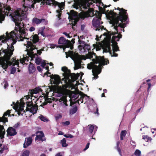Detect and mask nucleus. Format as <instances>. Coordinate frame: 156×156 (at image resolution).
<instances>
[{"label":"nucleus","mask_w":156,"mask_h":156,"mask_svg":"<svg viewBox=\"0 0 156 156\" xmlns=\"http://www.w3.org/2000/svg\"><path fill=\"white\" fill-rule=\"evenodd\" d=\"M27 32L24 28L23 23H20L18 25H16L15 29L9 33L7 32L2 36H0V45L2 43H6L7 48L0 51V66L4 69H6L9 65L13 66L16 65L18 67L19 61L16 58H14L12 61L9 60L13 54L14 50L13 45L16 41H23L24 42V45H27V54L36 53V52L41 54L42 51H44L43 48L37 50L35 46L31 42L29 41V38H27Z\"/></svg>","instance_id":"1"},{"label":"nucleus","mask_w":156,"mask_h":156,"mask_svg":"<svg viewBox=\"0 0 156 156\" xmlns=\"http://www.w3.org/2000/svg\"><path fill=\"white\" fill-rule=\"evenodd\" d=\"M25 3H28L27 6L23 5L24 9L22 10L21 9H18L16 11L13 12L11 10L9 6H5L4 4H1L0 2V22L3 21L5 16L4 15L9 16L11 17L12 20L14 21L15 25H17L20 23L22 20L26 18L27 17L26 12L28 8L31 9L34 7V4L37 1L35 0H23Z\"/></svg>","instance_id":"2"},{"label":"nucleus","mask_w":156,"mask_h":156,"mask_svg":"<svg viewBox=\"0 0 156 156\" xmlns=\"http://www.w3.org/2000/svg\"><path fill=\"white\" fill-rule=\"evenodd\" d=\"M116 32H113L112 30L110 31L107 33H104L103 35L105 36L104 38V42L103 44L99 43V44H93L94 49L96 48V51L100 50L101 48H102L104 52H109L111 54V50L110 48V39L111 35H114L112 37L111 40L112 47V48L113 54L111 55L112 56L116 57L118 54L115 53V51H119L118 47L117 45V41L121 38L122 35L120 34L117 35H115Z\"/></svg>","instance_id":"3"},{"label":"nucleus","mask_w":156,"mask_h":156,"mask_svg":"<svg viewBox=\"0 0 156 156\" xmlns=\"http://www.w3.org/2000/svg\"><path fill=\"white\" fill-rule=\"evenodd\" d=\"M31 96L29 95L26 96L20 99V102L17 101L16 103L13 102L12 108L16 111L19 115H22L21 112L23 111V107L25 103H26L27 111H29L33 114L37 113L38 110V106L36 105H33L31 100Z\"/></svg>","instance_id":"4"},{"label":"nucleus","mask_w":156,"mask_h":156,"mask_svg":"<svg viewBox=\"0 0 156 156\" xmlns=\"http://www.w3.org/2000/svg\"><path fill=\"white\" fill-rule=\"evenodd\" d=\"M74 1V4L73 6L74 8L76 9H81L82 7L84 9H87L90 7L94 6L95 4L96 6L98 8L100 11L103 13H106L105 11V8L109 7V5H104V4L101 2V0H73Z\"/></svg>","instance_id":"5"},{"label":"nucleus","mask_w":156,"mask_h":156,"mask_svg":"<svg viewBox=\"0 0 156 156\" xmlns=\"http://www.w3.org/2000/svg\"><path fill=\"white\" fill-rule=\"evenodd\" d=\"M117 9L119 10V14L117 15V17L116 16L113 17L112 18V29L116 31L117 33L118 31V27L123 28L122 30L124 31V28L126 27V24L125 23H123L125 22L127 19V15H126V11L123 9H120L118 8Z\"/></svg>","instance_id":"6"},{"label":"nucleus","mask_w":156,"mask_h":156,"mask_svg":"<svg viewBox=\"0 0 156 156\" xmlns=\"http://www.w3.org/2000/svg\"><path fill=\"white\" fill-rule=\"evenodd\" d=\"M108 60L103 57L99 56L94 60L93 62L87 65V68L89 69H92V72L94 77L93 78L96 79L98 78V75L101 72V66L108 64Z\"/></svg>","instance_id":"7"},{"label":"nucleus","mask_w":156,"mask_h":156,"mask_svg":"<svg viewBox=\"0 0 156 156\" xmlns=\"http://www.w3.org/2000/svg\"><path fill=\"white\" fill-rule=\"evenodd\" d=\"M89 15L90 16H94L92 23L93 26L95 28V30L102 31L104 27L101 25V24L103 23L101 21V14L98 11H95V12L93 9H91L89 11Z\"/></svg>","instance_id":"8"},{"label":"nucleus","mask_w":156,"mask_h":156,"mask_svg":"<svg viewBox=\"0 0 156 156\" xmlns=\"http://www.w3.org/2000/svg\"><path fill=\"white\" fill-rule=\"evenodd\" d=\"M66 58L69 56L71 57L74 61L75 64L74 69L76 70L81 68V60H85L87 57L84 55H79L77 53H76L73 51H69L68 52H66Z\"/></svg>","instance_id":"9"},{"label":"nucleus","mask_w":156,"mask_h":156,"mask_svg":"<svg viewBox=\"0 0 156 156\" xmlns=\"http://www.w3.org/2000/svg\"><path fill=\"white\" fill-rule=\"evenodd\" d=\"M62 70L64 72L63 74V76H64V78L65 79L66 82H69L70 80L69 77L70 76L71 78L72 81H75L77 80L79 76V74L77 73H73L70 75V70L68 69L66 67H62Z\"/></svg>","instance_id":"10"},{"label":"nucleus","mask_w":156,"mask_h":156,"mask_svg":"<svg viewBox=\"0 0 156 156\" xmlns=\"http://www.w3.org/2000/svg\"><path fill=\"white\" fill-rule=\"evenodd\" d=\"M37 54H38L39 55L41 54H39V53H37V52H36V53H34V54H32L31 55H30L29 54H27V55L31 57V58L32 59H33L34 58H35V62L37 64L39 65L41 63V66L44 68L46 70H48V66H46V64H48V63H47L46 62H45L46 61H44L43 62L42 61V60L41 58L37 57Z\"/></svg>","instance_id":"11"},{"label":"nucleus","mask_w":156,"mask_h":156,"mask_svg":"<svg viewBox=\"0 0 156 156\" xmlns=\"http://www.w3.org/2000/svg\"><path fill=\"white\" fill-rule=\"evenodd\" d=\"M10 110H8L4 113L2 118H0V122H2L5 123L8 121L7 118L6 117L7 115L9 116L10 115ZM5 132L3 126L0 124V136H4Z\"/></svg>","instance_id":"12"},{"label":"nucleus","mask_w":156,"mask_h":156,"mask_svg":"<svg viewBox=\"0 0 156 156\" xmlns=\"http://www.w3.org/2000/svg\"><path fill=\"white\" fill-rule=\"evenodd\" d=\"M67 13L69 15L68 18L69 19V21L73 26H75L79 20V16L77 13L72 10H71L69 13L68 12Z\"/></svg>","instance_id":"13"},{"label":"nucleus","mask_w":156,"mask_h":156,"mask_svg":"<svg viewBox=\"0 0 156 156\" xmlns=\"http://www.w3.org/2000/svg\"><path fill=\"white\" fill-rule=\"evenodd\" d=\"M49 74L50 75V73L48 72V71H47L46 73H44V76H51L50 82L51 84L58 85L60 83V78L58 75H55L50 76Z\"/></svg>","instance_id":"14"},{"label":"nucleus","mask_w":156,"mask_h":156,"mask_svg":"<svg viewBox=\"0 0 156 156\" xmlns=\"http://www.w3.org/2000/svg\"><path fill=\"white\" fill-rule=\"evenodd\" d=\"M60 102L59 106L60 108L62 110H66L67 107L68 106L67 104V101L66 99V96H64L61 97L59 99Z\"/></svg>","instance_id":"15"},{"label":"nucleus","mask_w":156,"mask_h":156,"mask_svg":"<svg viewBox=\"0 0 156 156\" xmlns=\"http://www.w3.org/2000/svg\"><path fill=\"white\" fill-rule=\"evenodd\" d=\"M31 138L32 137H28L25 138L24 143L23 144L24 148H26L31 144L32 141Z\"/></svg>","instance_id":"16"},{"label":"nucleus","mask_w":156,"mask_h":156,"mask_svg":"<svg viewBox=\"0 0 156 156\" xmlns=\"http://www.w3.org/2000/svg\"><path fill=\"white\" fill-rule=\"evenodd\" d=\"M7 132L8 134L10 136H14L16 134L15 129L12 127H9Z\"/></svg>","instance_id":"17"},{"label":"nucleus","mask_w":156,"mask_h":156,"mask_svg":"<svg viewBox=\"0 0 156 156\" xmlns=\"http://www.w3.org/2000/svg\"><path fill=\"white\" fill-rule=\"evenodd\" d=\"M90 98L88 96H87V95L83 94L80 98V101H81L82 100V101L81 102H84V103L86 102H87L88 101L90 100Z\"/></svg>","instance_id":"18"},{"label":"nucleus","mask_w":156,"mask_h":156,"mask_svg":"<svg viewBox=\"0 0 156 156\" xmlns=\"http://www.w3.org/2000/svg\"><path fill=\"white\" fill-rule=\"evenodd\" d=\"M44 20L43 19H39L37 18L34 17L32 19V23L34 25H38L40 23L42 20Z\"/></svg>","instance_id":"19"},{"label":"nucleus","mask_w":156,"mask_h":156,"mask_svg":"<svg viewBox=\"0 0 156 156\" xmlns=\"http://www.w3.org/2000/svg\"><path fill=\"white\" fill-rule=\"evenodd\" d=\"M30 40H32L34 43L37 42L39 40L38 36L37 34H35L30 38Z\"/></svg>","instance_id":"20"},{"label":"nucleus","mask_w":156,"mask_h":156,"mask_svg":"<svg viewBox=\"0 0 156 156\" xmlns=\"http://www.w3.org/2000/svg\"><path fill=\"white\" fill-rule=\"evenodd\" d=\"M29 69L30 73H33L34 72L35 70V68L33 64L30 62V64L29 66Z\"/></svg>","instance_id":"21"},{"label":"nucleus","mask_w":156,"mask_h":156,"mask_svg":"<svg viewBox=\"0 0 156 156\" xmlns=\"http://www.w3.org/2000/svg\"><path fill=\"white\" fill-rule=\"evenodd\" d=\"M83 46V52L86 51V50L89 51L90 49V46L87 44L85 43L84 41H82Z\"/></svg>","instance_id":"22"},{"label":"nucleus","mask_w":156,"mask_h":156,"mask_svg":"<svg viewBox=\"0 0 156 156\" xmlns=\"http://www.w3.org/2000/svg\"><path fill=\"white\" fill-rule=\"evenodd\" d=\"M41 87H38L35 88L33 91V92L34 94H36L38 93H39L42 92L43 90L41 89Z\"/></svg>","instance_id":"23"},{"label":"nucleus","mask_w":156,"mask_h":156,"mask_svg":"<svg viewBox=\"0 0 156 156\" xmlns=\"http://www.w3.org/2000/svg\"><path fill=\"white\" fill-rule=\"evenodd\" d=\"M65 39L63 37H61L58 41V43L60 44H65L66 43Z\"/></svg>","instance_id":"24"},{"label":"nucleus","mask_w":156,"mask_h":156,"mask_svg":"<svg viewBox=\"0 0 156 156\" xmlns=\"http://www.w3.org/2000/svg\"><path fill=\"white\" fill-rule=\"evenodd\" d=\"M44 98L45 100L44 105H46L47 103H51V102L52 100L51 98L47 97H44Z\"/></svg>","instance_id":"25"},{"label":"nucleus","mask_w":156,"mask_h":156,"mask_svg":"<svg viewBox=\"0 0 156 156\" xmlns=\"http://www.w3.org/2000/svg\"><path fill=\"white\" fill-rule=\"evenodd\" d=\"M61 143L63 147H66L68 144L66 143V140L65 138H64L61 141Z\"/></svg>","instance_id":"26"},{"label":"nucleus","mask_w":156,"mask_h":156,"mask_svg":"<svg viewBox=\"0 0 156 156\" xmlns=\"http://www.w3.org/2000/svg\"><path fill=\"white\" fill-rule=\"evenodd\" d=\"M87 128L88 129L89 132L91 133H92L94 128V126L93 125H89L87 126Z\"/></svg>","instance_id":"27"},{"label":"nucleus","mask_w":156,"mask_h":156,"mask_svg":"<svg viewBox=\"0 0 156 156\" xmlns=\"http://www.w3.org/2000/svg\"><path fill=\"white\" fill-rule=\"evenodd\" d=\"M120 144V142L119 141H118L117 142L116 144V149L119 152V154L120 156H122V154L121 153V150L120 149V148L119 147V145Z\"/></svg>","instance_id":"28"},{"label":"nucleus","mask_w":156,"mask_h":156,"mask_svg":"<svg viewBox=\"0 0 156 156\" xmlns=\"http://www.w3.org/2000/svg\"><path fill=\"white\" fill-rule=\"evenodd\" d=\"M38 118H39L42 121L44 122L48 121V119L41 115H40Z\"/></svg>","instance_id":"29"},{"label":"nucleus","mask_w":156,"mask_h":156,"mask_svg":"<svg viewBox=\"0 0 156 156\" xmlns=\"http://www.w3.org/2000/svg\"><path fill=\"white\" fill-rule=\"evenodd\" d=\"M36 136H44V134L41 131L37 132L36 133Z\"/></svg>","instance_id":"30"},{"label":"nucleus","mask_w":156,"mask_h":156,"mask_svg":"<svg viewBox=\"0 0 156 156\" xmlns=\"http://www.w3.org/2000/svg\"><path fill=\"white\" fill-rule=\"evenodd\" d=\"M35 140L43 142L46 140V138L45 137H35Z\"/></svg>","instance_id":"31"},{"label":"nucleus","mask_w":156,"mask_h":156,"mask_svg":"<svg viewBox=\"0 0 156 156\" xmlns=\"http://www.w3.org/2000/svg\"><path fill=\"white\" fill-rule=\"evenodd\" d=\"M77 110V107H75L71 109L70 111V114L71 115H73L75 113Z\"/></svg>","instance_id":"32"},{"label":"nucleus","mask_w":156,"mask_h":156,"mask_svg":"<svg viewBox=\"0 0 156 156\" xmlns=\"http://www.w3.org/2000/svg\"><path fill=\"white\" fill-rule=\"evenodd\" d=\"M44 29H45L44 27H41V28H40V30H39V31L38 34H40L42 36L44 37V33L43 32V30H44Z\"/></svg>","instance_id":"33"},{"label":"nucleus","mask_w":156,"mask_h":156,"mask_svg":"<svg viewBox=\"0 0 156 156\" xmlns=\"http://www.w3.org/2000/svg\"><path fill=\"white\" fill-rule=\"evenodd\" d=\"M78 48L80 51H81L82 52H83V46L82 41H81L80 45L78 46Z\"/></svg>","instance_id":"34"},{"label":"nucleus","mask_w":156,"mask_h":156,"mask_svg":"<svg viewBox=\"0 0 156 156\" xmlns=\"http://www.w3.org/2000/svg\"><path fill=\"white\" fill-rule=\"evenodd\" d=\"M42 87L43 88H45V91L46 92V94L48 93L51 90V89L50 88L49 86H42Z\"/></svg>","instance_id":"35"},{"label":"nucleus","mask_w":156,"mask_h":156,"mask_svg":"<svg viewBox=\"0 0 156 156\" xmlns=\"http://www.w3.org/2000/svg\"><path fill=\"white\" fill-rule=\"evenodd\" d=\"M141 153L140 151L138 149L136 150L134 152V154L136 156H140L141 154Z\"/></svg>","instance_id":"36"},{"label":"nucleus","mask_w":156,"mask_h":156,"mask_svg":"<svg viewBox=\"0 0 156 156\" xmlns=\"http://www.w3.org/2000/svg\"><path fill=\"white\" fill-rule=\"evenodd\" d=\"M30 152L29 151H24L22 154V156H28L29 155Z\"/></svg>","instance_id":"37"},{"label":"nucleus","mask_w":156,"mask_h":156,"mask_svg":"<svg viewBox=\"0 0 156 156\" xmlns=\"http://www.w3.org/2000/svg\"><path fill=\"white\" fill-rule=\"evenodd\" d=\"M142 139L144 140L146 142L151 141L152 140L151 137H143Z\"/></svg>","instance_id":"38"},{"label":"nucleus","mask_w":156,"mask_h":156,"mask_svg":"<svg viewBox=\"0 0 156 156\" xmlns=\"http://www.w3.org/2000/svg\"><path fill=\"white\" fill-rule=\"evenodd\" d=\"M126 133V130L122 131L121 133L120 136H125Z\"/></svg>","instance_id":"39"},{"label":"nucleus","mask_w":156,"mask_h":156,"mask_svg":"<svg viewBox=\"0 0 156 156\" xmlns=\"http://www.w3.org/2000/svg\"><path fill=\"white\" fill-rule=\"evenodd\" d=\"M16 70V68L14 67H12L11 69V73L13 74L15 73Z\"/></svg>","instance_id":"40"},{"label":"nucleus","mask_w":156,"mask_h":156,"mask_svg":"<svg viewBox=\"0 0 156 156\" xmlns=\"http://www.w3.org/2000/svg\"><path fill=\"white\" fill-rule=\"evenodd\" d=\"M26 60V58L25 57H23V58H21L20 59V63H22V64H23L25 63V61Z\"/></svg>","instance_id":"41"},{"label":"nucleus","mask_w":156,"mask_h":156,"mask_svg":"<svg viewBox=\"0 0 156 156\" xmlns=\"http://www.w3.org/2000/svg\"><path fill=\"white\" fill-rule=\"evenodd\" d=\"M89 145H90V143L88 142V143H87V144L86 145V147L83 149V151H85L89 147Z\"/></svg>","instance_id":"42"},{"label":"nucleus","mask_w":156,"mask_h":156,"mask_svg":"<svg viewBox=\"0 0 156 156\" xmlns=\"http://www.w3.org/2000/svg\"><path fill=\"white\" fill-rule=\"evenodd\" d=\"M35 30V28L34 27H31L30 28L29 30L30 32H32L34 31Z\"/></svg>","instance_id":"43"},{"label":"nucleus","mask_w":156,"mask_h":156,"mask_svg":"<svg viewBox=\"0 0 156 156\" xmlns=\"http://www.w3.org/2000/svg\"><path fill=\"white\" fill-rule=\"evenodd\" d=\"M130 143L133 146H135L136 145L135 141L133 140H131L130 142Z\"/></svg>","instance_id":"44"},{"label":"nucleus","mask_w":156,"mask_h":156,"mask_svg":"<svg viewBox=\"0 0 156 156\" xmlns=\"http://www.w3.org/2000/svg\"><path fill=\"white\" fill-rule=\"evenodd\" d=\"M62 117V116L61 115L58 114V115H57L55 116V118L56 119H58L61 118Z\"/></svg>","instance_id":"45"},{"label":"nucleus","mask_w":156,"mask_h":156,"mask_svg":"<svg viewBox=\"0 0 156 156\" xmlns=\"http://www.w3.org/2000/svg\"><path fill=\"white\" fill-rule=\"evenodd\" d=\"M64 125H68L70 124V122L69 121H66L63 123Z\"/></svg>","instance_id":"46"},{"label":"nucleus","mask_w":156,"mask_h":156,"mask_svg":"<svg viewBox=\"0 0 156 156\" xmlns=\"http://www.w3.org/2000/svg\"><path fill=\"white\" fill-rule=\"evenodd\" d=\"M5 137H0V143H2L4 141V138Z\"/></svg>","instance_id":"47"},{"label":"nucleus","mask_w":156,"mask_h":156,"mask_svg":"<svg viewBox=\"0 0 156 156\" xmlns=\"http://www.w3.org/2000/svg\"><path fill=\"white\" fill-rule=\"evenodd\" d=\"M94 105V106H95L96 107V111H97V112H96V113H97L98 115L99 113H98V108L97 107V105H96V104H95Z\"/></svg>","instance_id":"48"},{"label":"nucleus","mask_w":156,"mask_h":156,"mask_svg":"<svg viewBox=\"0 0 156 156\" xmlns=\"http://www.w3.org/2000/svg\"><path fill=\"white\" fill-rule=\"evenodd\" d=\"M37 69L38 70V71L39 72H41V67L40 66H37Z\"/></svg>","instance_id":"49"},{"label":"nucleus","mask_w":156,"mask_h":156,"mask_svg":"<svg viewBox=\"0 0 156 156\" xmlns=\"http://www.w3.org/2000/svg\"><path fill=\"white\" fill-rule=\"evenodd\" d=\"M147 128V127L146 126H145L144 127H143V128H141L140 129V130H142L143 129V130H146V129Z\"/></svg>","instance_id":"50"},{"label":"nucleus","mask_w":156,"mask_h":156,"mask_svg":"<svg viewBox=\"0 0 156 156\" xmlns=\"http://www.w3.org/2000/svg\"><path fill=\"white\" fill-rule=\"evenodd\" d=\"M55 45L54 44H51L50 48H54L55 47Z\"/></svg>","instance_id":"51"},{"label":"nucleus","mask_w":156,"mask_h":156,"mask_svg":"<svg viewBox=\"0 0 156 156\" xmlns=\"http://www.w3.org/2000/svg\"><path fill=\"white\" fill-rule=\"evenodd\" d=\"M85 28V25H82L81 26V29L82 30H83Z\"/></svg>","instance_id":"52"},{"label":"nucleus","mask_w":156,"mask_h":156,"mask_svg":"<svg viewBox=\"0 0 156 156\" xmlns=\"http://www.w3.org/2000/svg\"><path fill=\"white\" fill-rule=\"evenodd\" d=\"M63 34H64L67 37H69V34H68L66 33H64Z\"/></svg>","instance_id":"53"},{"label":"nucleus","mask_w":156,"mask_h":156,"mask_svg":"<svg viewBox=\"0 0 156 156\" xmlns=\"http://www.w3.org/2000/svg\"><path fill=\"white\" fill-rule=\"evenodd\" d=\"M63 134V133L61 132V131H60L58 133V135H62Z\"/></svg>","instance_id":"54"},{"label":"nucleus","mask_w":156,"mask_h":156,"mask_svg":"<svg viewBox=\"0 0 156 156\" xmlns=\"http://www.w3.org/2000/svg\"><path fill=\"white\" fill-rule=\"evenodd\" d=\"M8 86V84L7 83H5L4 84V87L5 88H6Z\"/></svg>","instance_id":"55"},{"label":"nucleus","mask_w":156,"mask_h":156,"mask_svg":"<svg viewBox=\"0 0 156 156\" xmlns=\"http://www.w3.org/2000/svg\"><path fill=\"white\" fill-rule=\"evenodd\" d=\"M148 89L150 88L151 87V83H148Z\"/></svg>","instance_id":"56"},{"label":"nucleus","mask_w":156,"mask_h":156,"mask_svg":"<svg viewBox=\"0 0 156 156\" xmlns=\"http://www.w3.org/2000/svg\"><path fill=\"white\" fill-rule=\"evenodd\" d=\"M55 156H62V155L60 154V153H59L56 154Z\"/></svg>","instance_id":"57"},{"label":"nucleus","mask_w":156,"mask_h":156,"mask_svg":"<svg viewBox=\"0 0 156 156\" xmlns=\"http://www.w3.org/2000/svg\"><path fill=\"white\" fill-rule=\"evenodd\" d=\"M98 38H99V37H98V35H97L96 36V37L95 38L96 40L97 41H98L99 39H98Z\"/></svg>","instance_id":"58"},{"label":"nucleus","mask_w":156,"mask_h":156,"mask_svg":"<svg viewBox=\"0 0 156 156\" xmlns=\"http://www.w3.org/2000/svg\"><path fill=\"white\" fill-rule=\"evenodd\" d=\"M156 130V129H151V131L152 133H154V131H153V130Z\"/></svg>","instance_id":"59"},{"label":"nucleus","mask_w":156,"mask_h":156,"mask_svg":"<svg viewBox=\"0 0 156 156\" xmlns=\"http://www.w3.org/2000/svg\"><path fill=\"white\" fill-rule=\"evenodd\" d=\"M49 64L50 66H53V64L51 62Z\"/></svg>","instance_id":"60"},{"label":"nucleus","mask_w":156,"mask_h":156,"mask_svg":"<svg viewBox=\"0 0 156 156\" xmlns=\"http://www.w3.org/2000/svg\"><path fill=\"white\" fill-rule=\"evenodd\" d=\"M40 156H46V155L45 154H42Z\"/></svg>","instance_id":"61"},{"label":"nucleus","mask_w":156,"mask_h":156,"mask_svg":"<svg viewBox=\"0 0 156 156\" xmlns=\"http://www.w3.org/2000/svg\"><path fill=\"white\" fill-rule=\"evenodd\" d=\"M91 139H94V140H95V138H94L93 137H92V138H91L90 139V140H91Z\"/></svg>","instance_id":"62"},{"label":"nucleus","mask_w":156,"mask_h":156,"mask_svg":"<svg viewBox=\"0 0 156 156\" xmlns=\"http://www.w3.org/2000/svg\"><path fill=\"white\" fill-rule=\"evenodd\" d=\"M101 97H105V94H104V93H102V95L101 96Z\"/></svg>","instance_id":"63"},{"label":"nucleus","mask_w":156,"mask_h":156,"mask_svg":"<svg viewBox=\"0 0 156 156\" xmlns=\"http://www.w3.org/2000/svg\"><path fill=\"white\" fill-rule=\"evenodd\" d=\"M120 140H123V137H120Z\"/></svg>","instance_id":"64"}]
</instances>
